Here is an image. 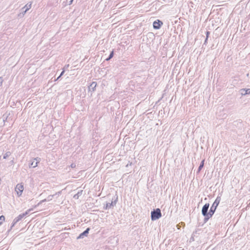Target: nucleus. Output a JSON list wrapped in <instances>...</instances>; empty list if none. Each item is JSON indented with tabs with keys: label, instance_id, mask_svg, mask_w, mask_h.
Masks as SVG:
<instances>
[{
	"label": "nucleus",
	"instance_id": "obj_1",
	"mask_svg": "<svg viewBox=\"0 0 250 250\" xmlns=\"http://www.w3.org/2000/svg\"><path fill=\"white\" fill-rule=\"evenodd\" d=\"M221 201V197H217L215 199V201L213 203L212 206L210 208L208 214H209V217H211L212 215L214 214L217 206H218L220 202Z\"/></svg>",
	"mask_w": 250,
	"mask_h": 250
},
{
	"label": "nucleus",
	"instance_id": "obj_2",
	"mask_svg": "<svg viewBox=\"0 0 250 250\" xmlns=\"http://www.w3.org/2000/svg\"><path fill=\"white\" fill-rule=\"evenodd\" d=\"M24 185L22 183L18 184L15 188V191L17 196L19 197L22 195Z\"/></svg>",
	"mask_w": 250,
	"mask_h": 250
},
{
	"label": "nucleus",
	"instance_id": "obj_3",
	"mask_svg": "<svg viewBox=\"0 0 250 250\" xmlns=\"http://www.w3.org/2000/svg\"><path fill=\"white\" fill-rule=\"evenodd\" d=\"M161 216L162 214L159 208H157L156 210L151 212V220L153 221L159 219Z\"/></svg>",
	"mask_w": 250,
	"mask_h": 250
},
{
	"label": "nucleus",
	"instance_id": "obj_4",
	"mask_svg": "<svg viewBox=\"0 0 250 250\" xmlns=\"http://www.w3.org/2000/svg\"><path fill=\"white\" fill-rule=\"evenodd\" d=\"M32 3L31 1H29L26 5L21 9L23 11L21 13L19 14V17H23L26 12L29 10L32 6Z\"/></svg>",
	"mask_w": 250,
	"mask_h": 250
},
{
	"label": "nucleus",
	"instance_id": "obj_5",
	"mask_svg": "<svg viewBox=\"0 0 250 250\" xmlns=\"http://www.w3.org/2000/svg\"><path fill=\"white\" fill-rule=\"evenodd\" d=\"M209 206V204L208 203L206 204L203 206V207L202 208V214L204 216H208V218H206V219H208V218H209L210 217H209V214L208 213H207L208 210V209Z\"/></svg>",
	"mask_w": 250,
	"mask_h": 250
},
{
	"label": "nucleus",
	"instance_id": "obj_6",
	"mask_svg": "<svg viewBox=\"0 0 250 250\" xmlns=\"http://www.w3.org/2000/svg\"><path fill=\"white\" fill-rule=\"evenodd\" d=\"M163 25L162 21L160 20H157L154 21L153 23V26L154 28L156 29H159L160 28L161 26Z\"/></svg>",
	"mask_w": 250,
	"mask_h": 250
},
{
	"label": "nucleus",
	"instance_id": "obj_7",
	"mask_svg": "<svg viewBox=\"0 0 250 250\" xmlns=\"http://www.w3.org/2000/svg\"><path fill=\"white\" fill-rule=\"evenodd\" d=\"M240 94L242 96H245L250 94V88H243L240 90Z\"/></svg>",
	"mask_w": 250,
	"mask_h": 250
},
{
	"label": "nucleus",
	"instance_id": "obj_8",
	"mask_svg": "<svg viewBox=\"0 0 250 250\" xmlns=\"http://www.w3.org/2000/svg\"><path fill=\"white\" fill-rule=\"evenodd\" d=\"M97 86V83L95 82H92L89 87V91L92 92H94Z\"/></svg>",
	"mask_w": 250,
	"mask_h": 250
},
{
	"label": "nucleus",
	"instance_id": "obj_9",
	"mask_svg": "<svg viewBox=\"0 0 250 250\" xmlns=\"http://www.w3.org/2000/svg\"><path fill=\"white\" fill-rule=\"evenodd\" d=\"M39 161H37V159H34L32 160V162L30 164V167H36L38 166Z\"/></svg>",
	"mask_w": 250,
	"mask_h": 250
},
{
	"label": "nucleus",
	"instance_id": "obj_10",
	"mask_svg": "<svg viewBox=\"0 0 250 250\" xmlns=\"http://www.w3.org/2000/svg\"><path fill=\"white\" fill-rule=\"evenodd\" d=\"M89 230V229L87 228L84 232L82 233L79 235V236L78 237V238H83V236L86 235L88 234Z\"/></svg>",
	"mask_w": 250,
	"mask_h": 250
},
{
	"label": "nucleus",
	"instance_id": "obj_11",
	"mask_svg": "<svg viewBox=\"0 0 250 250\" xmlns=\"http://www.w3.org/2000/svg\"><path fill=\"white\" fill-rule=\"evenodd\" d=\"M116 201H115L114 202H112V203L110 204L107 203L106 204L105 206L104 207V208L105 209H107L109 208H110L111 206L115 205L116 204Z\"/></svg>",
	"mask_w": 250,
	"mask_h": 250
},
{
	"label": "nucleus",
	"instance_id": "obj_12",
	"mask_svg": "<svg viewBox=\"0 0 250 250\" xmlns=\"http://www.w3.org/2000/svg\"><path fill=\"white\" fill-rule=\"evenodd\" d=\"M53 197V195H50L49 196H48L47 197V199H44V200H42V201H41L39 204H41L42 203V202H44L45 201H50L52 199V198Z\"/></svg>",
	"mask_w": 250,
	"mask_h": 250
},
{
	"label": "nucleus",
	"instance_id": "obj_13",
	"mask_svg": "<svg viewBox=\"0 0 250 250\" xmlns=\"http://www.w3.org/2000/svg\"><path fill=\"white\" fill-rule=\"evenodd\" d=\"M23 217V215L21 214H20L18 216L15 218L14 219L15 220V222H18L20 220H21Z\"/></svg>",
	"mask_w": 250,
	"mask_h": 250
},
{
	"label": "nucleus",
	"instance_id": "obj_14",
	"mask_svg": "<svg viewBox=\"0 0 250 250\" xmlns=\"http://www.w3.org/2000/svg\"><path fill=\"white\" fill-rule=\"evenodd\" d=\"M11 153L10 151H7V152H5L3 154V159H5L7 158L11 155Z\"/></svg>",
	"mask_w": 250,
	"mask_h": 250
},
{
	"label": "nucleus",
	"instance_id": "obj_15",
	"mask_svg": "<svg viewBox=\"0 0 250 250\" xmlns=\"http://www.w3.org/2000/svg\"><path fill=\"white\" fill-rule=\"evenodd\" d=\"M5 218L3 215L0 216V225H2L3 222L5 221Z\"/></svg>",
	"mask_w": 250,
	"mask_h": 250
},
{
	"label": "nucleus",
	"instance_id": "obj_16",
	"mask_svg": "<svg viewBox=\"0 0 250 250\" xmlns=\"http://www.w3.org/2000/svg\"><path fill=\"white\" fill-rule=\"evenodd\" d=\"M204 161L205 160H203L201 163V164L200 165V166L199 167V168H198V172H199L201 169L202 168V167H204Z\"/></svg>",
	"mask_w": 250,
	"mask_h": 250
},
{
	"label": "nucleus",
	"instance_id": "obj_17",
	"mask_svg": "<svg viewBox=\"0 0 250 250\" xmlns=\"http://www.w3.org/2000/svg\"><path fill=\"white\" fill-rule=\"evenodd\" d=\"M113 51H112L111 52V53H110V54L109 55V57L106 59V61H109V60H110L113 57Z\"/></svg>",
	"mask_w": 250,
	"mask_h": 250
},
{
	"label": "nucleus",
	"instance_id": "obj_18",
	"mask_svg": "<svg viewBox=\"0 0 250 250\" xmlns=\"http://www.w3.org/2000/svg\"><path fill=\"white\" fill-rule=\"evenodd\" d=\"M30 210H31L30 209H28V210H27L25 213H22V214H22V215H23V217H24V216H25L26 215L28 214L29 213V212H30Z\"/></svg>",
	"mask_w": 250,
	"mask_h": 250
},
{
	"label": "nucleus",
	"instance_id": "obj_19",
	"mask_svg": "<svg viewBox=\"0 0 250 250\" xmlns=\"http://www.w3.org/2000/svg\"><path fill=\"white\" fill-rule=\"evenodd\" d=\"M17 222H15V220L14 219L13 221V223H12V225L11 227V229H12V228L15 225V224L17 223Z\"/></svg>",
	"mask_w": 250,
	"mask_h": 250
},
{
	"label": "nucleus",
	"instance_id": "obj_20",
	"mask_svg": "<svg viewBox=\"0 0 250 250\" xmlns=\"http://www.w3.org/2000/svg\"><path fill=\"white\" fill-rule=\"evenodd\" d=\"M209 32H208H208H207V38H206V40H205V42H207V40H208V35H209Z\"/></svg>",
	"mask_w": 250,
	"mask_h": 250
},
{
	"label": "nucleus",
	"instance_id": "obj_21",
	"mask_svg": "<svg viewBox=\"0 0 250 250\" xmlns=\"http://www.w3.org/2000/svg\"><path fill=\"white\" fill-rule=\"evenodd\" d=\"M64 71H63L61 73V75H60V76H59V77H58V78H57V79L56 80V81L58 80V79L61 77V76H62L63 75V74L64 73Z\"/></svg>",
	"mask_w": 250,
	"mask_h": 250
},
{
	"label": "nucleus",
	"instance_id": "obj_22",
	"mask_svg": "<svg viewBox=\"0 0 250 250\" xmlns=\"http://www.w3.org/2000/svg\"><path fill=\"white\" fill-rule=\"evenodd\" d=\"M6 119H7V116L6 117L5 119H3V125H4V123H5V120H6Z\"/></svg>",
	"mask_w": 250,
	"mask_h": 250
},
{
	"label": "nucleus",
	"instance_id": "obj_23",
	"mask_svg": "<svg viewBox=\"0 0 250 250\" xmlns=\"http://www.w3.org/2000/svg\"><path fill=\"white\" fill-rule=\"evenodd\" d=\"M71 167H75V165L73 164H72V165H71Z\"/></svg>",
	"mask_w": 250,
	"mask_h": 250
},
{
	"label": "nucleus",
	"instance_id": "obj_24",
	"mask_svg": "<svg viewBox=\"0 0 250 250\" xmlns=\"http://www.w3.org/2000/svg\"><path fill=\"white\" fill-rule=\"evenodd\" d=\"M1 83H2V81H1V79L0 78V86H1Z\"/></svg>",
	"mask_w": 250,
	"mask_h": 250
},
{
	"label": "nucleus",
	"instance_id": "obj_25",
	"mask_svg": "<svg viewBox=\"0 0 250 250\" xmlns=\"http://www.w3.org/2000/svg\"><path fill=\"white\" fill-rule=\"evenodd\" d=\"M72 1H69V4H69V5L71 4H72Z\"/></svg>",
	"mask_w": 250,
	"mask_h": 250
},
{
	"label": "nucleus",
	"instance_id": "obj_26",
	"mask_svg": "<svg viewBox=\"0 0 250 250\" xmlns=\"http://www.w3.org/2000/svg\"><path fill=\"white\" fill-rule=\"evenodd\" d=\"M12 164H14V161L13 160L11 161Z\"/></svg>",
	"mask_w": 250,
	"mask_h": 250
}]
</instances>
